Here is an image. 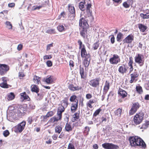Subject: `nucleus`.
<instances>
[{"instance_id": "38", "label": "nucleus", "mask_w": 149, "mask_h": 149, "mask_svg": "<svg viewBox=\"0 0 149 149\" xmlns=\"http://www.w3.org/2000/svg\"><path fill=\"white\" fill-rule=\"evenodd\" d=\"M62 130L61 127L59 125L56 126L55 128V131L56 132L59 134Z\"/></svg>"}, {"instance_id": "24", "label": "nucleus", "mask_w": 149, "mask_h": 149, "mask_svg": "<svg viewBox=\"0 0 149 149\" xmlns=\"http://www.w3.org/2000/svg\"><path fill=\"white\" fill-rule=\"evenodd\" d=\"M77 98V96L76 95H73L71 96L70 99V100L71 102H72L74 103H78V100Z\"/></svg>"}, {"instance_id": "10", "label": "nucleus", "mask_w": 149, "mask_h": 149, "mask_svg": "<svg viewBox=\"0 0 149 149\" xmlns=\"http://www.w3.org/2000/svg\"><path fill=\"white\" fill-rule=\"evenodd\" d=\"M143 56L141 54H138L135 57V62L139 64L140 66L143 65L144 63Z\"/></svg>"}, {"instance_id": "53", "label": "nucleus", "mask_w": 149, "mask_h": 149, "mask_svg": "<svg viewBox=\"0 0 149 149\" xmlns=\"http://www.w3.org/2000/svg\"><path fill=\"white\" fill-rule=\"evenodd\" d=\"M52 57V56L51 55H45L44 56L43 59L44 60L49 59H51Z\"/></svg>"}, {"instance_id": "30", "label": "nucleus", "mask_w": 149, "mask_h": 149, "mask_svg": "<svg viewBox=\"0 0 149 149\" xmlns=\"http://www.w3.org/2000/svg\"><path fill=\"white\" fill-rule=\"evenodd\" d=\"M79 117V113H76L74 114L72 119V122H74L77 120Z\"/></svg>"}, {"instance_id": "39", "label": "nucleus", "mask_w": 149, "mask_h": 149, "mask_svg": "<svg viewBox=\"0 0 149 149\" xmlns=\"http://www.w3.org/2000/svg\"><path fill=\"white\" fill-rule=\"evenodd\" d=\"M122 112V109H118L115 112V114L118 117L120 116Z\"/></svg>"}, {"instance_id": "29", "label": "nucleus", "mask_w": 149, "mask_h": 149, "mask_svg": "<svg viewBox=\"0 0 149 149\" xmlns=\"http://www.w3.org/2000/svg\"><path fill=\"white\" fill-rule=\"evenodd\" d=\"M80 29V34L84 38H85L86 36V29L81 28Z\"/></svg>"}, {"instance_id": "1", "label": "nucleus", "mask_w": 149, "mask_h": 149, "mask_svg": "<svg viewBox=\"0 0 149 149\" xmlns=\"http://www.w3.org/2000/svg\"><path fill=\"white\" fill-rule=\"evenodd\" d=\"M129 140L130 145L132 146L144 148L146 147V145L143 141L138 136L130 137Z\"/></svg>"}, {"instance_id": "60", "label": "nucleus", "mask_w": 149, "mask_h": 149, "mask_svg": "<svg viewBox=\"0 0 149 149\" xmlns=\"http://www.w3.org/2000/svg\"><path fill=\"white\" fill-rule=\"evenodd\" d=\"M22 47L23 45L22 44H20L17 46V49L18 51H20L22 49Z\"/></svg>"}, {"instance_id": "50", "label": "nucleus", "mask_w": 149, "mask_h": 149, "mask_svg": "<svg viewBox=\"0 0 149 149\" xmlns=\"http://www.w3.org/2000/svg\"><path fill=\"white\" fill-rule=\"evenodd\" d=\"M99 47V43L98 42L95 43L93 45V48L95 50L97 49Z\"/></svg>"}, {"instance_id": "2", "label": "nucleus", "mask_w": 149, "mask_h": 149, "mask_svg": "<svg viewBox=\"0 0 149 149\" xmlns=\"http://www.w3.org/2000/svg\"><path fill=\"white\" fill-rule=\"evenodd\" d=\"M9 109L15 114H17V116L19 117L24 115V113L26 111V109L22 106H20L19 108L16 107L15 108L13 107H9Z\"/></svg>"}, {"instance_id": "47", "label": "nucleus", "mask_w": 149, "mask_h": 149, "mask_svg": "<svg viewBox=\"0 0 149 149\" xmlns=\"http://www.w3.org/2000/svg\"><path fill=\"white\" fill-rule=\"evenodd\" d=\"M43 96V95L41 93H38V96L37 99L38 100H40L42 99Z\"/></svg>"}, {"instance_id": "52", "label": "nucleus", "mask_w": 149, "mask_h": 149, "mask_svg": "<svg viewBox=\"0 0 149 149\" xmlns=\"http://www.w3.org/2000/svg\"><path fill=\"white\" fill-rule=\"evenodd\" d=\"M78 42L79 45V48H82L83 47H84V45H82V42L80 40H78Z\"/></svg>"}, {"instance_id": "35", "label": "nucleus", "mask_w": 149, "mask_h": 149, "mask_svg": "<svg viewBox=\"0 0 149 149\" xmlns=\"http://www.w3.org/2000/svg\"><path fill=\"white\" fill-rule=\"evenodd\" d=\"M69 10V12L72 14H74L75 13V10L74 7L71 5H69L68 6Z\"/></svg>"}, {"instance_id": "51", "label": "nucleus", "mask_w": 149, "mask_h": 149, "mask_svg": "<svg viewBox=\"0 0 149 149\" xmlns=\"http://www.w3.org/2000/svg\"><path fill=\"white\" fill-rule=\"evenodd\" d=\"M101 111V109H99L97 110L95 112V113H94V116H96L99 113H100V112Z\"/></svg>"}, {"instance_id": "58", "label": "nucleus", "mask_w": 149, "mask_h": 149, "mask_svg": "<svg viewBox=\"0 0 149 149\" xmlns=\"http://www.w3.org/2000/svg\"><path fill=\"white\" fill-rule=\"evenodd\" d=\"M53 43H52L51 44L47 45L46 48V50L47 51H48L50 49L51 47H53Z\"/></svg>"}, {"instance_id": "16", "label": "nucleus", "mask_w": 149, "mask_h": 149, "mask_svg": "<svg viewBox=\"0 0 149 149\" xmlns=\"http://www.w3.org/2000/svg\"><path fill=\"white\" fill-rule=\"evenodd\" d=\"M110 83L107 81H106L104 87L103 94H106L109 89Z\"/></svg>"}, {"instance_id": "49", "label": "nucleus", "mask_w": 149, "mask_h": 149, "mask_svg": "<svg viewBox=\"0 0 149 149\" xmlns=\"http://www.w3.org/2000/svg\"><path fill=\"white\" fill-rule=\"evenodd\" d=\"M67 149H75V148L73 144L70 143L68 144Z\"/></svg>"}, {"instance_id": "54", "label": "nucleus", "mask_w": 149, "mask_h": 149, "mask_svg": "<svg viewBox=\"0 0 149 149\" xmlns=\"http://www.w3.org/2000/svg\"><path fill=\"white\" fill-rule=\"evenodd\" d=\"M6 24L9 27L8 28L9 29H12V24L10 23V22L8 21H7L6 22Z\"/></svg>"}, {"instance_id": "59", "label": "nucleus", "mask_w": 149, "mask_h": 149, "mask_svg": "<svg viewBox=\"0 0 149 149\" xmlns=\"http://www.w3.org/2000/svg\"><path fill=\"white\" fill-rule=\"evenodd\" d=\"M46 64L48 67H51L52 65V62L50 61H48L46 62Z\"/></svg>"}, {"instance_id": "8", "label": "nucleus", "mask_w": 149, "mask_h": 149, "mask_svg": "<svg viewBox=\"0 0 149 149\" xmlns=\"http://www.w3.org/2000/svg\"><path fill=\"white\" fill-rule=\"evenodd\" d=\"M109 62L112 64H117L120 61V57L117 54H114L113 57L110 58Z\"/></svg>"}, {"instance_id": "41", "label": "nucleus", "mask_w": 149, "mask_h": 149, "mask_svg": "<svg viewBox=\"0 0 149 149\" xmlns=\"http://www.w3.org/2000/svg\"><path fill=\"white\" fill-rule=\"evenodd\" d=\"M46 32V33L52 34L53 33H55V31L54 29H51L47 30Z\"/></svg>"}, {"instance_id": "19", "label": "nucleus", "mask_w": 149, "mask_h": 149, "mask_svg": "<svg viewBox=\"0 0 149 149\" xmlns=\"http://www.w3.org/2000/svg\"><path fill=\"white\" fill-rule=\"evenodd\" d=\"M127 70V69L124 65L120 66L118 69L119 72L122 74L126 73Z\"/></svg>"}, {"instance_id": "22", "label": "nucleus", "mask_w": 149, "mask_h": 149, "mask_svg": "<svg viewBox=\"0 0 149 149\" xmlns=\"http://www.w3.org/2000/svg\"><path fill=\"white\" fill-rule=\"evenodd\" d=\"M31 91L32 92L38 93L39 92V89L38 86L35 85H32L31 86Z\"/></svg>"}, {"instance_id": "64", "label": "nucleus", "mask_w": 149, "mask_h": 149, "mask_svg": "<svg viewBox=\"0 0 149 149\" xmlns=\"http://www.w3.org/2000/svg\"><path fill=\"white\" fill-rule=\"evenodd\" d=\"M25 76V75L24 73L22 72H19V76L20 77V78H21L22 77H23Z\"/></svg>"}, {"instance_id": "5", "label": "nucleus", "mask_w": 149, "mask_h": 149, "mask_svg": "<svg viewBox=\"0 0 149 149\" xmlns=\"http://www.w3.org/2000/svg\"><path fill=\"white\" fill-rule=\"evenodd\" d=\"M26 122L23 121L20 123L15 126L14 131L16 133H21L24 129Z\"/></svg>"}, {"instance_id": "27", "label": "nucleus", "mask_w": 149, "mask_h": 149, "mask_svg": "<svg viewBox=\"0 0 149 149\" xmlns=\"http://www.w3.org/2000/svg\"><path fill=\"white\" fill-rule=\"evenodd\" d=\"M40 78L36 76H34L33 78V81L34 83L36 84H38L40 83Z\"/></svg>"}, {"instance_id": "7", "label": "nucleus", "mask_w": 149, "mask_h": 149, "mask_svg": "<svg viewBox=\"0 0 149 149\" xmlns=\"http://www.w3.org/2000/svg\"><path fill=\"white\" fill-rule=\"evenodd\" d=\"M10 69V67L7 65L0 63V74L3 75L6 73Z\"/></svg>"}, {"instance_id": "26", "label": "nucleus", "mask_w": 149, "mask_h": 149, "mask_svg": "<svg viewBox=\"0 0 149 149\" xmlns=\"http://www.w3.org/2000/svg\"><path fill=\"white\" fill-rule=\"evenodd\" d=\"M68 88L70 90L72 91L78 90L81 89V88L79 86L75 87L72 84H70Z\"/></svg>"}, {"instance_id": "62", "label": "nucleus", "mask_w": 149, "mask_h": 149, "mask_svg": "<svg viewBox=\"0 0 149 149\" xmlns=\"http://www.w3.org/2000/svg\"><path fill=\"white\" fill-rule=\"evenodd\" d=\"M42 7V6H34L33 7V10H35L36 9H39Z\"/></svg>"}, {"instance_id": "44", "label": "nucleus", "mask_w": 149, "mask_h": 149, "mask_svg": "<svg viewBox=\"0 0 149 149\" xmlns=\"http://www.w3.org/2000/svg\"><path fill=\"white\" fill-rule=\"evenodd\" d=\"M136 91L139 93H142L143 91L142 88L140 86H139L136 87Z\"/></svg>"}, {"instance_id": "32", "label": "nucleus", "mask_w": 149, "mask_h": 149, "mask_svg": "<svg viewBox=\"0 0 149 149\" xmlns=\"http://www.w3.org/2000/svg\"><path fill=\"white\" fill-rule=\"evenodd\" d=\"M20 95L21 96V98H23L24 100L26 99L27 100H29L30 99L28 96L26 94L25 92L21 93L20 94Z\"/></svg>"}, {"instance_id": "55", "label": "nucleus", "mask_w": 149, "mask_h": 149, "mask_svg": "<svg viewBox=\"0 0 149 149\" xmlns=\"http://www.w3.org/2000/svg\"><path fill=\"white\" fill-rule=\"evenodd\" d=\"M9 134V132L8 130H6L4 131L3 132V135L5 137L8 136Z\"/></svg>"}, {"instance_id": "14", "label": "nucleus", "mask_w": 149, "mask_h": 149, "mask_svg": "<svg viewBox=\"0 0 149 149\" xmlns=\"http://www.w3.org/2000/svg\"><path fill=\"white\" fill-rule=\"evenodd\" d=\"M131 79L130 80V82L131 83L133 82H135L137 79L135 78H137L139 76V74L137 72L135 71L133 73L131 74Z\"/></svg>"}, {"instance_id": "61", "label": "nucleus", "mask_w": 149, "mask_h": 149, "mask_svg": "<svg viewBox=\"0 0 149 149\" xmlns=\"http://www.w3.org/2000/svg\"><path fill=\"white\" fill-rule=\"evenodd\" d=\"M54 117H52L49 120V123H54L55 122Z\"/></svg>"}, {"instance_id": "18", "label": "nucleus", "mask_w": 149, "mask_h": 149, "mask_svg": "<svg viewBox=\"0 0 149 149\" xmlns=\"http://www.w3.org/2000/svg\"><path fill=\"white\" fill-rule=\"evenodd\" d=\"M118 94L120 97L124 98L127 96V93L125 91L122 89H119L118 91Z\"/></svg>"}, {"instance_id": "21", "label": "nucleus", "mask_w": 149, "mask_h": 149, "mask_svg": "<svg viewBox=\"0 0 149 149\" xmlns=\"http://www.w3.org/2000/svg\"><path fill=\"white\" fill-rule=\"evenodd\" d=\"M80 74L81 75V78L82 79H85L86 77L84 69L81 67L80 68Z\"/></svg>"}, {"instance_id": "56", "label": "nucleus", "mask_w": 149, "mask_h": 149, "mask_svg": "<svg viewBox=\"0 0 149 149\" xmlns=\"http://www.w3.org/2000/svg\"><path fill=\"white\" fill-rule=\"evenodd\" d=\"M46 115H47V116H48V117H49L52 116L54 115V113L53 111H50L48 112Z\"/></svg>"}, {"instance_id": "23", "label": "nucleus", "mask_w": 149, "mask_h": 149, "mask_svg": "<svg viewBox=\"0 0 149 149\" xmlns=\"http://www.w3.org/2000/svg\"><path fill=\"white\" fill-rule=\"evenodd\" d=\"M65 108L63 106H61L58 109L57 115H59L60 116H61L62 113L64 111Z\"/></svg>"}, {"instance_id": "15", "label": "nucleus", "mask_w": 149, "mask_h": 149, "mask_svg": "<svg viewBox=\"0 0 149 149\" xmlns=\"http://www.w3.org/2000/svg\"><path fill=\"white\" fill-rule=\"evenodd\" d=\"M133 36L130 35L127 36L123 40L124 43H130L133 40Z\"/></svg>"}, {"instance_id": "25", "label": "nucleus", "mask_w": 149, "mask_h": 149, "mask_svg": "<svg viewBox=\"0 0 149 149\" xmlns=\"http://www.w3.org/2000/svg\"><path fill=\"white\" fill-rule=\"evenodd\" d=\"M72 127L69 123H67L65 127V130L68 132L71 131L72 130Z\"/></svg>"}, {"instance_id": "48", "label": "nucleus", "mask_w": 149, "mask_h": 149, "mask_svg": "<svg viewBox=\"0 0 149 149\" xmlns=\"http://www.w3.org/2000/svg\"><path fill=\"white\" fill-rule=\"evenodd\" d=\"M123 5L125 8H127L130 7V5L127 1H125L123 3Z\"/></svg>"}, {"instance_id": "17", "label": "nucleus", "mask_w": 149, "mask_h": 149, "mask_svg": "<svg viewBox=\"0 0 149 149\" xmlns=\"http://www.w3.org/2000/svg\"><path fill=\"white\" fill-rule=\"evenodd\" d=\"M54 80L55 79L53 76H47L45 81L47 84H50L52 83Z\"/></svg>"}, {"instance_id": "45", "label": "nucleus", "mask_w": 149, "mask_h": 149, "mask_svg": "<svg viewBox=\"0 0 149 149\" xmlns=\"http://www.w3.org/2000/svg\"><path fill=\"white\" fill-rule=\"evenodd\" d=\"M123 34L121 33H119L117 36V40L118 41H120L123 36Z\"/></svg>"}, {"instance_id": "12", "label": "nucleus", "mask_w": 149, "mask_h": 149, "mask_svg": "<svg viewBox=\"0 0 149 149\" xmlns=\"http://www.w3.org/2000/svg\"><path fill=\"white\" fill-rule=\"evenodd\" d=\"M139 106L138 103H135L133 104L132 107L129 111V114L130 115L134 114L137 111V109L139 108Z\"/></svg>"}, {"instance_id": "20", "label": "nucleus", "mask_w": 149, "mask_h": 149, "mask_svg": "<svg viewBox=\"0 0 149 149\" xmlns=\"http://www.w3.org/2000/svg\"><path fill=\"white\" fill-rule=\"evenodd\" d=\"M78 106V103H72L71 104V110L72 112H74L77 110Z\"/></svg>"}, {"instance_id": "6", "label": "nucleus", "mask_w": 149, "mask_h": 149, "mask_svg": "<svg viewBox=\"0 0 149 149\" xmlns=\"http://www.w3.org/2000/svg\"><path fill=\"white\" fill-rule=\"evenodd\" d=\"M90 3H88L86 6V10L83 14L84 16L86 17H89L91 21H93L94 19L93 16L92 15V11L90 10V8L91 7Z\"/></svg>"}, {"instance_id": "31", "label": "nucleus", "mask_w": 149, "mask_h": 149, "mask_svg": "<svg viewBox=\"0 0 149 149\" xmlns=\"http://www.w3.org/2000/svg\"><path fill=\"white\" fill-rule=\"evenodd\" d=\"M140 16L143 19L149 18V11L146 13H141Z\"/></svg>"}, {"instance_id": "43", "label": "nucleus", "mask_w": 149, "mask_h": 149, "mask_svg": "<svg viewBox=\"0 0 149 149\" xmlns=\"http://www.w3.org/2000/svg\"><path fill=\"white\" fill-rule=\"evenodd\" d=\"M84 7V3L81 2H80L79 5V8L82 11L84 10H85Z\"/></svg>"}, {"instance_id": "33", "label": "nucleus", "mask_w": 149, "mask_h": 149, "mask_svg": "<svg viewBox=\"0 0 149 149\" xmlns=\"http://www.w3.org/2000/svg\"><path fill=\"white\" fill-rule=\"evenodd\" d=\"M90 61V57L89 58V59L85 58L84 61V64L85 67H88Z\"/></svg>"}, {"instance_id": "46", "label": "nucleus", "mask_w": 149, "mask_h": 149, "mask_svg": "<svg viewBox=\"0 0 149 149\" xmlns=\"http://www.w3.org/2000/svg\"><path fill=\"white\" fill-rule=\"evenodd\" d=\"M34 118L33 116H30L29 117L27 121L29 124H31L32 123Z\"/></svg>"}, {"instance_id": "3", "label": "nucleus", "mask_w": 149, "mask_h": 149, "mask_svg": "<svg viewBox=\"0 0 149 149\" xmlns=\"http://www.w3.org/2000/svg\"><path fill=\"white\" fill-rule=\"evenodd\" d=\"M81 13V19L79 20V25L82 28L86 29L88 27V21H90L91 22L92 21L91 20V19L89 17H86L84 16V14Z\"/></svg>"}, {"instance_id": "40", "label": "nucleus", "mask_w": 149, "mask_h": 149, "mask_svg": "<svg viewBox=\"0 0 149 149\" xmlns=\"http://www.w3.org/2000/svg\"><path fill=\"white\" fill-rule=\"evenodd\" d=\"M0 86L4 88H8V85L7 84V82H2L0 84Z\"/></svg>"}, {"instance_id": "11", "label": "nucleus", "mask_w": 149, "mask_h": 149, "mask_svg": "<svg viewBox=\"0 0 149 149\" xmlns=\"http://www.w3.org/2000/svg\"><path fill=\"white\" fill-rule=\"evenodd\" d=\"M102 146L106 149H118L119 148L117 146L109 143H103L102 144Z\"/></svg>"}, {"instance_id": "63", "label": "nucleus", "mask_w": 149, "mask_h": 149, "mask_svg": "<svg viewBox=\"0 0 149 149\" xmlns=\"http://www.w3.org/2000/svg\"><path fill=\"white\" fill-rule=\"evenodd\" d=\"M92 97V96L90 94H87L86 95V97L88 99H91Z\"/></svg>"}, {"instance_id": "4", "label": "nucleus", "mask_w": 149, "mask_h": 149, "mask_svg": "<svg viewBox=\"0 0 149 149\" xmlns=\"http://www.w3.org/2000/svg\"><path fill=\"white\" fill-rule=\"evenodd\" d=\"M144 114L142 111L136 113L134 116L133 122L135 125H138L140 124L143 119Z\"/></svg>"}, {"instance_id": "28", "label": "nucleus", "mask_w": 149, "mask_h": 149, "mask_svg": "<svg viewBox=\"0 0 149 149\" xmlns=\"http://www.w3.org/2000/svg\"><path fill=\"white\" fill-rule=\"evenodd\" d=\"M149 125V121H146L141 127H140V126H139V127H140V128L141 129H146L148 127Z\"/></svg>"}, {"instance_id": "57", "label": "nucleus", "mask_w": 149, "mask_h": 149, "mask_svg": "<svg viewBox=\"0 0 149 149\" xmlns=\"http://www.w3.org/2000/svg\"><path fill=\"white\" fill-rule=\"evenodd\" d=\"M58 117H54V119L55 122H57L59 120H60L61 119V116L60 117L59 115H57Z\"/></svg>"}, {"instance_id": "37", "label": "nucleus", "mask_w": 149, "mask_h": 149, "mask_svg": "<svg viewBox=\"0 0 149 149\" xmlns=\"http://www.w3.org/2000/svg\"><path fill=\"white\" fill-rule=\"evenodd\" d=\"M15 98V95L13 93H11L8 95V99L9 100H11Z\"/></svg>"}, {"instance_id": "9", "label": "nucleus", "mask_w": 149, "mask_h": 149, "mask_svg": "<svg viewBox=\"0 0 149 149\" xmlns=\"http://www.w3.org/2000/svg\"><path fill=\"white\" fill-rule=\"evenodd\" d=\"M100 80L99 78H96L90 81L89 84L93 87L96 88L99 86Z\"/></svg>"}, {"instance_id": "13", "label": "nucleus", "mask_w": 149, "mask_h": 149, "mask_svg": "<svg viewBox=\"0 0 149 149\" xmlns=\"http://www.w3.org/2000/svg\"><path fill=\"white\" fill-rule=\"evenodd\" d=\"M81 57L84 58H85L89 59V58L90 57V55L89 54H87L85 47H83L81 49Z\"/></svg>"}, {"instance_id": "36", "label": "nucleus", "mask_w": 149, "mask_h": 149, "mask_svg": "<svg viewBox=\"0 0 149 149\" xmlns=\"http://www.w3.org/2000/svg\"><path fill=\"white\" fill-rule=\"evenodd\" d=\"M139 27L141 31L143 32H144L147 29V27L146 26L142 25V24H140L139 25Z\"/></svg>"}, {"instance_id": "34", "label": "nucleus", "mask_w": 149, "mask_h": 149, "mask_svg": "<svg viewBox=\"0 0 149 149\" xmlns=\"http://www.w3.org/2000/svg\"><path fill=\"white\" fill-rule=\"evenodd\" d=\"M95 100H90L86 103V105L87 107H89L90 108H93V106L91 104L94 103Z\"/></svg>"}, {"instance_id": "42", "label": "nucleus", "mask_w": 149, "mask_h": 149, "mask_svg": "<svg viewBox=\"0 0 149 149\" xmlns=\"http://www.w3.org/2000/svg\"><path fill=\"white\" fill-rule=\"evenodd\" d=\"M57 29L60 32H62L65 31V28L63 25H60L57 27Z\"/></svg>"}]
</instances>
